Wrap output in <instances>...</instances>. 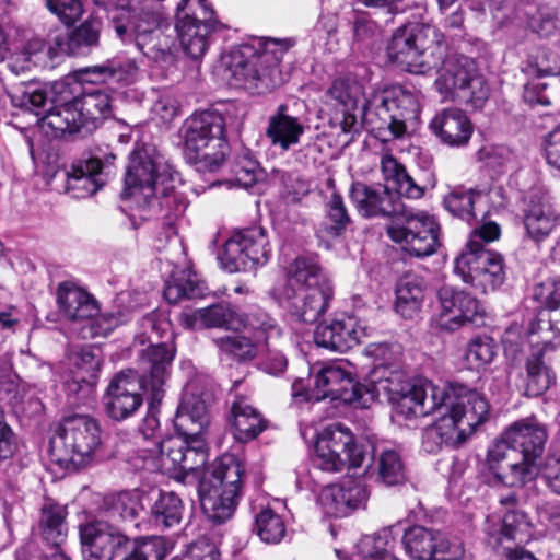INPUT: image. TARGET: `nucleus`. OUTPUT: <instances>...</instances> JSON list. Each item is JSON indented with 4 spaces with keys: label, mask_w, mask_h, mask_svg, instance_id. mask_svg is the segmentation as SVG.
<instances>
[{
    "label": "nucleus",
    "mask_w": 560,
    "mask_h": 560,
    "mask_svg": "<svg viewBox=\"0 0 560 560\" xmlns=\"http://www.w3.org/2000/svg\"><path fill=\"white\" fill-rule=\"evenodd\" d=\"M386 50L392 62L410 73L427 74L438 69L434 88L443 101L477 109L489 97V85L475 61L466 56H447L444 35L433 25L399 27Z\"/></svg>",
    "instance_id": "obj_1"
},
{
    "label": "nucleus",
    "mask_w": 560,
    "mask_h": 560,
    "mask_svg": "<svg viewBox=\"0 0 560 560\" xmlns=\"http://www.w3.org/2000/svg\"><path fill=\"white\" fill-rule=\"evenodd\" d=\"M182 186L179 174L154 150L143 147L130 154L122 196L131 201L141 218L160 214L173 229L188 207L186 195L179 189Z\"/></svg>",
    "instance_id": "obj_2"
},
{
    "label": "nucleus",
    "mask_w": 560,
    "mask_h": 560,
    "mask_svg": "<svg viewBox=\"0 0 560 560\" xmlns=\"http://www.w3.org/2000/svg\"><path fill=\"white\" fill-rule=\"evenodd\" d=\"M490 406L483 395L476 389L452 388L435 412L439 418L422 430L421 446L434 454L445 446L462 444L489 416Z\"/></svg>",
    "instance_id": "obj_3"
},
{
    "label": "nucleus",
    "mask_w": 560,
    "mask_h": 560,
    "mask_svg": "<svg viewBox=\"0 0 560 560\" xmlns=\"http://www.w3.org/2000/svg\"><path fill=\"white\" fill-rule=\"evenodd\" d=\"M380 165L384 179L392 183L396 191L381 183L368 185L355 182L351 186L350 198L363 218H398L406 210L400 196L420 199L427 187L411 176L405 166L390 154H384Z\"/></svg>",
    "instance_id": "obj_4"
},
{
    "label": "nucleus",
    "mask_w": 560,
    "mask_h": 560,
    "mask_svg": "<svg viewBox=\"0 0 560 560\" xmlns=\"http://www.w3.org/2000/svg\"><path fill=\"white\" fill-rule=\"evenodd\" d=\"M332 296V284L320 266L313 258L298 257L278 292V302L296 320L314 324L325 314Z\"/></svg>",
    "instance_id": "obj_5"
},
{
    "label": "nucleus",
    "mask_w": 560,
    "mask_h": 560,
    "mask_svg": "<svg viewBox=\"0 0 560 560\" xmlns=\"http://www.w3.org/2000/svg\"><path fill=\"white\" fill-rule=\"evenodd\" d=\"M101 445V428L95 419L86 415L66 417L49 442L51 458L61 466L75 469L93 463Z\"/></svg>",
    "instance_id": "obj_6"
},
{
    "label": "nucleus",
    "mask_w": 560,
    "mask_h": 560,
    "mask_svg": "<svg viewBox=\"0 0 560 560\" xmlns=\"http://www.w3.org/2000/svg\"><path fill=\"white\" fill-rule=\"evenodd\" d=\"M419 113L418 95L399 85L374 91L364 103V121L395 139L406 133L407 122Z\"/></svg>",
    "instance_id": "obj_7"
},
{
    "label": "nucleus",
    "mask_w": 560,
    "mask_h": 560,
    "mask_svg": "<svg viewBox=\"0 0 560 560\" xmlns=\"http://www.w3.org/2000/svg\"><path fill=\"white\" fill-rule=\"evenodd\" d=\"M225 121L217 110L194 114L187 121L184 150L195 162H203L209 171L218 170L225 159Z\"/></svg>",
    "instance_id": "obj_8"
},
{
    "label": "nucleus",
    "mask_w": 560,
    "mask_h": 560,
    "mask_svg": "<svg viewBox=\"0 0 560 560\" xmlns=\"http://www.w3.org/2000/svg\"><path fill=\"white\" fill-rule=\"evenodd\" d=\"M264 46V49L258 51L250 45H243L240 54L246 59H240L232 66L235 84L254 94L269 92L281 82L278 67L281 57L271 49V46H278V43L270 40Z\"/></svg>",
    "instance_id": "obj_9"
},
{
    "label": "nucleus",
    "mask_w": 560,
    "mask_h": 560,
    "mask_svg": "<svg viewBox=\"0 0 560 560\" xmlns=\"http://www.w3.org/2000/svg\"><path fill=\"white\" fill-rule=\"evenodd\" d=\"M218 20L207 0H182L176 10L175 28L183 50L192 59L201 58L215 31Z\"/></svg>",
    "instance_id": "obj_10"
},
{
    "label": "nucleus",
    "mask_w": 560,
    "mask_h": 560,
    "mask_svg": "<svg viewBox=\"0 0 560 560\" xmlns=\"http://www.w3.org/2000/svg\"><path fill=\"white\" fill-rule=\"evenodd\" d=\"M399 222L387 228L389 238L416 257L435 253L439 243V224L423 211L406 210L398 217Z\"/></svg>",
    "instance_id": "obj_11"
},
{
    "label": "nucleus",
    "mask_w": 560,
    "mask_h": 560,
    "mask_svg": "<svg viewBox=\"0 0 560 560\" xmlns=\"http://www.w3.org/2000/svg\"><path fill=\"white\" fill-rule=\"evenodd\" d=\"M316 465L325 471L359 468L365 459L363 446L354 443L351 431L343 424L327 427L316 443Z\"/></svg>",
    "instance_id": "obj_12"
},
{
    "label": "nucleus",
    "mask_w": 560,
    "mask_h": 560,
    "mask_svg": "<svg viewBox=\"0 0 560 560\" xmlns=\"http://www.w3.org/2000/svg\"><path fill=\"white\" fill-rule=\"evenodd\" d=\"M270 253L266 231L252 226L233 233L219 258L229 272L249 271L265 265Z\"/></svg>",
    "instance_id": "obj_13"
},
{
    "label": "nucleus",
    "mask_w": 560,
    "mask_h": 560,
    "mask_svg": "<svg viewBox=\"0 0 560 560\" xmlns=\"http://www.w3.org/2000/svg\"><path fill=\"white\" fill-rule=\"evenodd\" d=\"M454 271L481 293L498 290L506 278L502 255L478 248L463 249L454 260Z\"/></svg>",
    "instance_id": "obj_14"
},
{
    "label": "nucleus",
    "mask_w": 560,
    "mask_h": 560,
    "mask_svg": "<svg viewBox=\"0 0 560 560\" xmlns=\"http://www.w3.org/2000/svg\"><path fill=\"white\" fill-rule=\"evenodd\" d=\"M300 382L292 385V395L303 397L305 400L319 401L325 398L353 402L364 397L369 386L355 382L351 372L345 363L332 362L323 366L315 375L314 388L311 392L302 393L299 389Z\"/></svg>",
    "instance_id": "obj_15"
},
{
    "label": "nucleus",
    "mask_w": 560,
    "mask_h": 560,
    "mask_svg": "<svg viewBox=\"0 0 560 560\" xmlns=\"http://www.w3.org/2000/svg\"><path fill=\"white\" fill-rule=\"evenodd\" d=\"M80 539L85 560H114L132 549V540L125 533L100 520L80 526Z\"/></svg>",
    "instance_id": "obj_16"
},
{
    "label": "nucleus",
    "mask_w": 560,
    "mask_h": 560,
    "mask_svg": "<svg viewBox=\"0 0 560 560\" xmlns=\"http://www.w3.org/2000/svg\"><path fill=\"white\" fill-rule=\"evenodd\" d=\"M521 211L528 238L539 244L550 236L560 223L548 189L534 185L522 197Z\"/></svg>",
    "instance_id": "obj_17"
},
{
    "label": "nucleus",
    "mask_w": 560,
    "mask_h": 560,
    "mask_svg": "<svg viewBox=\"0 0 560 560\" xmlns=\"http://www.w3.org/2000/svg\"><path fill=\"white\" fill-rule=\"evenodd\" d=\"M144 388V380H140L138 372L132 369L115 374L103 398L106 415L115 421L132 417L142 406Z\"/></svg>",
    "instance_id": "obj_18"
},
{
    "label": "nucleus",
    "mask_w": 560,
    "mask_h": 560,
    "mask_svg": "<svg viewBox=\"0 0 560 560\" xmlns=\"http://www.w3.org/2000/svg\"><path fill=\"white\" fill-rule=\"evenodd\" d=\"M402 546L412 560H457L464 550L459 542L434 529L416 525L405 530Z\"/></svg>",
    "instance_id": "obj_19"
},
{
    "label": "nucleus",
    "mask_w": 560,
    "mask_h": 560,
    "mask_svg": "<svg viewBox=\"0 0 560 560\" xmlns=\"http://www.w3.org/2000/svg\"><path fill=\"white\" fill-rule=\"evenodd\" d=\"M441 306L439 325L446 330H455L468 323H475L483 315L479 301L470 293L445 284L438 291Z\"/></svg>",
    "instance_id": "obj_20"
},
{
    "label": "nucleus",
    "mask_w": 560,
    "mask_h": 560,
    "mask_svg": "<svg viewBox=\"0 0 560 560\" xmlns=\"http://www.w3.org/2000/svg\"><path fill=\"white\" fill-rule=\"evenodd\" d=\"M451 389L441 388L431 382L411 385L407 392L396 393L392 397L395 410L405 418L424 417L435 412L447 397Z\"/></svg>",
    "instance_id": "obj_21"
},
{
    "label": "nucleus",
    "mask_w": 560,
    "mask_h": 560,
    "mask_svg": "<svg viewBox=\"0 0 560 560\" xmlns=\"http://www.w3.org/2000/svg\"><path fill=\"white\" fill-rule=\"evenodd\" d=\"M534 298L546 305L549 314L545 318V313H539L527 329L528 337L539 335V339L542 340L544 337L550 338V334L555 332L557 340H551L553 345L560 343V276L536 285Z\"/></svg>",
    "instance_id": "obj_22"
},
{
    "label": "nucleus",
    "mask_w": 560,
    "mask_h": 560,
    "mask_svg": "<svg viewBox=\"0 0 560 560\" xmlns=\"http://www.w3.org/2000/svg\"><path fill=\"white\" fill-rule=\"evenodd\" d=\"M174 347L165 342L151 345L144 349L139 358V378L150 386L152 400H161L162 385L168 374V368L174 359Z\"/></svg>",
    "instance_id": "obj_23"
},
{
    "label": "nucleus",
    "mask_w": 560,
    "mask_h": 560,
    "mask_svg": "<svg viewBox=\"0 0 560 560\" xmlns=\"http://www.w3.org/2000/svg\"><path fill=\"white\" fill-rule=\"evenodd\" d=\"M547 438L546 427L535 417L517 420L504 431V439L516 455L536 460L545 450Z\"/></svg>",
    "instance_id": "obj_24"
},
{
    "label": "nucleus",
    "mask_w": 560,
    "mask_h": 560,
    "mask_svg": "<svg viewBox=\"0 0 560 560\" xmlns=\"http://www.w3.org/2000/svg\"><path fill=\"white\" fill-rule=\"evenodd\" d=\"M529 342L530 351L525 359L522 378L525 394L536 397L544 394L556 380L551 369L544 361L545 351L549 346H553V341L544 337L542 340L530 339Z\"/></svg>",
    "instance_id": "obj_25"
},
{
    "label": "nucleus",
    "mask_w": 560,
    "mask_h": 560,
    "mask_svg": "<svg viewBox=\"0 0 560 560\" xmlns=\"http://www.w3.org/2000/svg\"><path fill=\"white\" fill-rule=\"evenodd\" d=\"M129 36L124 43L133 42L136 47L154 62H167L172 59L173 38L155 26L148 19L133 23Z\"/></svg>",
    "instance_id": "obj_26"
},
{
    "label": "nucleus",
    "mask_w": 560,
    "mask_h": 560,
    "mask_svg": "<svg viewBox=\"0 0 560 560\" xmlns=\"http://www.w3.org/2000/svg\"><path fill=\"white\" fill-rule=\"evenodd\" d=\"M363 336L354 317L334 319L329 324H319L314 331V341L317 346L345 352L360 343Z\"/></svg>",
    "instance_id": "obj_27"
},
{
    "label": "nucleus",
    "mask_w": 560,
    "mask_h": 560,
    "mask_svg": "<svg viewBox=\"0 0 560 560\" xmlns=\"http://www.w3.org/2000/svg\"><path fill=\"white\" fill-rule=\"evenodd\" d=\"M430 129L442 143L452 148L468 144L474 132L470 119L459 108H446L436 114Z\"/></svg>",
    "instance_id": "obj_28"
},
{
    "label": "nucleus",
    "mask_w": 560,
    "mask_h": 560,
    "mask_svg": "<svg viewBox=\"0 0 560 560\" xmlns=\"http://www.w3.org/2000/svg\"><path fill=\"white\" fill-rule=\"evenodd\" d=\"M179 322L188 329H238L243 324V317L230 303H218L203 308L184 311L179 315Z\"/></svg>",
    "instance_id": "obj_29"
},
{
    "label": "nucleus",
    "mask_w": 560,
    "mask_h": 560,
    "mask_svg": "<svg viewBox=\"0 0 560 560\" xmlns=\"http://www.w3.org/2000/svg\"><path fill=\"white\" fill-rule=\"evenodd\" d=\"M56 300L60 316L70 322H83L98 313L95 299L71 281L58 284Z\"/></svg>",
    "instance_id": "obj_30"
},
{
    "label": "nucleus",
    "mask_w": 560,
    "mask_h": 560,
    "mask_svg": "<svg viewBox=\"0 0 560 560\" xmlns=\"http://www.w3.org/2000/svg\"><path fill=\"white\" fill-rule=\"evenodd\" d=\"M198 493L203 514L215 525H221L233 516L241 498L240 493L209 483H199Z\"/></svg>",
    "instance_id": "obj_31"
},
{
    "label": "nucleus",
    "mask_w": 560,
    "mask_h": 560,
    "mask_svg": "<svg viewBox=\"0 0 560 560\" xmlns=\"http://www.w3.org/2000/svg\"><path fill=\"white\" fill-rule=\"evenodd\" d=\"M305 126L299 117L288 113V106L281 104L268 119L266 137L273 147L288 151L300 142Z\"/></svg>",
    "instance_id": "obj_32"
},
{
    "label": "nucleus",
    "mask_w": 560,
    "mask_h": 560,
    "mask_svg": "<svg viewBox=\"0 0 560 560\" xmlns=\"http://www.w3.org/2000/svg\"><path fill=\"white\" fill-rule=\"evenodd\" d=\"M244 466L232 454H224L206 467L199 483H209L242 494Z\"/></svg>",
    "instance_id": "obj_33"
},
{
    "label": "nucleus",
    "mask_w": 560,
    "mask_h": 560,
    "mask_svg": "<svg viewBox=\"0 0 560 560\" xmlns=\"http://www.w3.org/2000/svg\"><path fill=\"white\" fill-rule=\"evenodd\" d=\"M80 113L73 102V98L68 102L55 104L49 110L38 119L40 128L48 132L50 130L54 137H66L83 133V126L80 119Z\"/></svg>",
    "instance_id": "obj_34"
},
{
    "label": "nucleus",
    "mask_w": 560,
    "mask_h": 560,
    "mask_svg": "<svg viewBox=\"0 0 560 560\" xmlns=\"http://www.w3.org/2000/svg\"><path fill=\"white\" fill-rule=\"evenodd\" d=\"M80 113L83 133H91L112 115V98L105 91L93 89L73 97Z\"/></svg>",
    "instance_id": "obj_35"
},
{
    "label": "nucleus",
    "mask_w": 560,
    "mask_h": 560,
    "mask_svg": "<svg viewBox=\"0 0 560 560\" xmlns=\"http://www.w3.org/2000/svg\"><path fill=\"white\" fill-rule=\"evenodd\" d=\"M365 353L377 362L371 373L372 385L366 388V394L373 398L376 392H378V386L384 390L388 389L392 392V388H389L386 383H390L393 378H400L399 371H389L399 351L394 350L387 343H371L365 348Z\"/></svg>",
    "instance_id": "obj_36"
},
{
    "label": "nucleus",
    "mask_w": 560,
    "mask_h": 560,
    "mask_svg": "<svg viewBox=\"0 0 560 560\" xmlns=\"http://www.w3.org/2000/svg\"><path fill=\"white\" fill-rule=\"evenodd\" d=\"M102 171V162L92 158L79 165H72L66 172V189L73 198H86L94 195L102 186L97 176Z\"/></svg>",
    "instance_id": "obj_37"
},
{
    "label": "nucleus",
    "mask_w": 560,
    "mask_h": 560,
    "mask_svg": "<svg viewBox=\"0 0 560 560\" xmlns=\"http://www.w3.org/2000/svg\"><path fill=\"white\" fill-rule=\"evenodd\" d=\"M230 423L234 436L241 442L257 438L266 429V420L245 398L236 399L231 407Z\"/></svg>",
    "instance_id": "obj_38"
},
{
    "label": "nucleus",
    "mask_w": 560,
    "mask_h": 560,
    "mask_svg": "<svg viewBox=\"0 0 560 560\" xmlns=\"http://www.w3.org/2000/svg\"><path fill=\"white\" fill-rule=\"evenodd\" d=\"M52 86L37 81L21 82L9 91L11 103L15 107L24 108L40 116L48 103H54Z\"/></svg>",
    "instance_id": "obj_39"
},
{
    "label": "nucleus",
    "mask_w": 560,
    "mask_h": 560,
    "mask_svg": "<svg viewBox=\"0 0 560 560\" xmlns=\"http://www.w3.org/2000/svg\"><path fill=\"white\" fill-rule=\"evenodd\" d=\"M66 506L46 500L40 508L38 526L43 539L52 547H59L67 538Z\"/></svg>",
    "instance_id": "obj_40"
},
{
    "label": "nucleus",
    "mask_w": 560,
    "mask_h": 560,
    "mask_svg": "<svg viewBox=\"0 0 560 560\" xmlns=\"http://www.w3.org/2000/svg\"><path fill=\"white\" fill-rule=\"evenodd\" d=\"M424 299L423 281L416 275H405L396 287L395 307L405 318H412L421 308Z\"/></svg>",
    "instance_id": "obj_41"
},
{
    "label": "nucleus",
    "mask_w": 560,
    "mask_h": 560,
    "mask_svg": "<svg viewBox=\"0 0 560 560\" xmlns=\"http://www.w3.org/2000/svg\"><path fill=\"white\" fill-rule=\"evenodd\" d=\"M350 221L342 197L334 192L326 203V217L316 229V236L320 241L337 238L346 231Z\"/></svg>",
    "instance_id": "obj_42"
},
{
    "label": "nucleus",
    "mask_w": 560,
    "mask_h": 560,
    "mask_svg": "<svg viewBox=\"0 0 560 560\" xmlns=\"http://www.w3.org/2000/svg\"><path fill=\"white\" fill-rule=\"evenodd\" d=\"M144 0H112L115 12L112 16V24L116 35L121 40H127L130 27L133 23L144 20L147 13L144 11Z\"/></svg>",
    "instance_id": "obj_43"
},
{
    "label": "nucleus",
    "mask_w": 560,
    "mask_h": 560,
    "mask_svg": "<svg viewBox=\"0 0 560 560\" xmlns=\"http://www.w3.org/2000/svg\"><path fill=\"white\" fill-rule=\"evenodd\" d=\"M376 481L394 487L405 482L406 468L400 454L392 448L383 450L375 458L374 467Z\"/></svg>",
    "instance_id": "obj_44"
},
{
    "label": "nucleus",
    "mask_w": 560,
    "mask_h": 560,
    "mask_svg": "<svg viewBox=\"0 0 560 560\" xmlns=\"http://www.w3.org/2000/svg\"><path fill=\"white\" fill-rule=\"evenodd\" d=\"M183 511V501L175 492H160L151 506V517L156 526L172 528L180 523Z\"/></svg>",
    "instance_id": "obj_45"
},
{
    "label": "nucleus",
    "mask_w": 560,
    "mask_h": 560,
    "mask_svg": "<svg viewBox=\"0 0 560 560\" xmlns=\"http://www.w3.org/2000/svg\"><path fill=\"white\" fill-rule=\"evenodd\" d=\"M143 499L144 494L139 490L122 491L107 499V511L113 518L135 521L144 510Z\"/></svg>",
    "instance_id": "obj_46"
},
{
    "label": "nucleus",
    "mask_w": 560,
    "mask_h": 560,
    "mask_svg": "<svg viewBox=\"0 0 560 560\" xmlns=\"http://www.w3.org/2000/svg\"><path fill=\"white\" fill-rule=\"evenodd\" d=\"M530 535V523L527 515L517 510H509L502 518V525L498 534L490 533V537L495 544H502L504 540L525 542Z\"/></svg>",
    "instance_id": "obj_47"
},
{
    "label": "nucleus",
    "mask_w": 560,
    "mask_h": 560,
    "mask_svg": "<svg viewBox=\"0 0 560 560\" xmlns=\"http://www.w3.org/2000/svg\"><path fill=\"white\" fill-rule=\"evenodd\" d=\"M482 197L481 191L474 188L454 187L443 199L445 209L464 221L476 219L475 203Z\"/></svg>",
    "instance_id": "obj_48"
},
{
    "label": "nucleus",
    "mask_w": 560,
    "mask_h": 560,
    "mask_svg": "<svg viewBox=\"0 0 560 560\" xmlns=\"http://www.w3.org/2000/svg\"><path fill=\"white\" fill-rule=\"evenodd\" d=\"M538 476V466L536 459L515 457L506 463L503 471L498 472L495 481L511 488H522L526 483L533 481Z\"/></svg>",
    "instance_id": "obj_49"
},
{
    "label": "nucleus",
    "mask_w": 560,
    "mask_h": 560,
    "mask_svg": "<svg viewBox=\"0 0 560 560\" xmlns=\"http://www.w3.org/2000/svg\"><path fill=\"white\" fill-rule=\"evenodd\" d=\"M188 439L183 436L168 438L156 442L159 451V467L163 472L182 475V466L185 463V451Z\"/></svg>",
    "instance_id": "obj_50"
},
{
    "label": "nucleus",
    "mask_w": 560,
    "mask_h": 560,
    "mask_svg": "<svg viewBox=\"0 0 560 560\" xmlns=\"http://www.w3.org/2000/svg\"><path fill=\"white\" fill-rule=\"evenodd\" d=\"M330 96L338 101L347 109H359L361 118L364 120L365 97L362 85L350 79H336L329 88Z\"/></svg>",
    "instance_id": "obj_51"
},
{
    "label": "nucleus",
    "mask_w": 560,
    "mask_h": 560,
    "mask_svg": "<svg viewBox=\"0 0 560 560\" xmlns=\"http://www.w3.org/2000/svg\"><path fill=\"white\" fill-rule=\"evenodd\" d=\"M206 287L196 275L183 271L172 277L165 284L164 296L170 303H177L182 299H196L203 295Z\"/></svg>",
    "instance_id": "obj_52"
},
{
    "label": "nucleus",
    "mask_w": 560,
    "mask_h": 560,
    "mask_svg": "<svg viewBox=\"0 0 560 560\" xmlns=\"http://www.w3.org/2000/svg\"><path fill=\"white\" fill-rule=\"evenodd\" d=\"M255 533L266 544H278L285 535V524L273 510L262 509L255 516Z\"/></svg>",
    "instance_id": "obj_53"
},
{
    "label": "nucleus",
    "mask_w": 560,
    "mask_h": 560,
    "mask_svg": "<svg viewBox=\"0 0 560 560\" xmlns=\"http://www.w3.org/2000/svg\"><path fill=\"white\" fill-rule=\"evenodd\" d=\"M242 326L245 331L250 332L258 342H268L270 339L279 338L282 334L281 327L276 319L261 311L253 312L243 318Z\"/></svg>",
    "instance_id": "obj_54"
},
{
    "label": "nucleus",
    "mask_w": 560,
    "mask_h": 560,
    "mask_svg": "<svg viewBox=\"0 0 560 560\" xmlns=\"http://www.w3.org/2000/svg\"><path fill=\"white\" fill-rule=\"evenodd\" d=\"M138 70L139 66L135 60L112 59L89 68L86 72L97 74L103 81L128 82Z\"/></svg>",
    "instance_id": "obj_55"
},
{
    "label": "nucleus",
    "mask_w": 560,
    "mask_h": 560,
    "mask_svg": "<svg viewBox=\"0 0 560 560\" xmlns=\"http://www.w3.org/2000/svg\"><path fill=\"white\" fill-rule=\"evenodd\" d=\"M222 352L231 354L238 361H250L258 353V342L245 334L222 337L215 340Z\"/></svg>",
    "instance_id": "obj_56"
},
{
    "label": "nucleus",
    "mask_w": 560,
    "mask_h": 560,
    "mask_svg": "<svg viewBox=\"0 0 560 560\" xmlns=\"http://www.w3.org/2000/svg\"><path fill=\"white\" fill-rule=\"evenodd\" d=\"M100 34V23L97 21H85L78 28L73 30L67 40V47L70 54L80 55L84 49L97 44Z\"/></svg>",
    "instance_id": "obj_57"
},
{
    "label": "nucleus",
    "mask_w": 560,
    "mask_h": 560,
    "mask_svg": "<svg viewBox=\"0 0 560 560\" xmlns=\"http://www.w3.org/2000/svg\"><path fill=\"white\" fill-rule=\"evenodd\" d=\"M495 357L493 339L487 336L474 338L467 346L465 359L470 368L479 370L490 364Z\"/></svg>",
    "instance_id": "obj_58"
},
{
    "label": "nucleus",
    "mask_w": 560,
    "mask_h": 560,
    "mask_svg": "<svg viewBox=\"0 0 560 560\" xmlns=\"http://www.w3.org/2000/svg\"><path fill=\"white\" fill-rule=\"evenodd\" d=\"M74 377L78 382L93 384L101 369V359L90 348H82L74 355Z\"/></svg>",
    "instance_id": "obj_59"
},
{
    "label": "nucleus",
    "mask_w": 560,
    "mask_h": 560,
    "mask_svg": "<svg viewBox=\"0 0 560 560\" xmlns=\"http://www.w3.org/2000/svg\"><path fill=\"white\" fill-rule=\"evenodd\" d=\"M174 424L180 436L198 442L203 440L202 434L209 425V418H197L195 413L177 408Z\"/></svg>",
    "instance_id": "obj_60"
},
{
    "label": "nucleus",
    "mask_w": 560,
    "mask_h": 560,
    "mask_svg": "<svg viewBox=\"0 0 560 560\" xmlns=\"http://www.w3.org/2000/svg\"><path fill=\"white\" fill-rule=\"evenodd\" d=\"M80 329L83 339H93L108 336L119 324L120 318L112 313L95 314L85 318Z\"/></svg>",
    "instance_id": "obj_61"
},
{
    "label": "nucleus",
    "mask_w": 560,
    "mask_h": 560,
    "mask_svg": "<svg viewBox=\"0 0 560 560\" xmlns=\"http://www.w3.org/2000/svg\"><path fill=\"white\" fill-rule=\"evenodd\" d=\"M231 171L236 185L247 189L256 184L259 166L249 152H243L234 161Z\"/></svg>",
    "instance_id": "obj_62"
},
{
    "label": "nucleus",
    "mask_w": 560,
    "mask_h": 560,
    "mask_svg": "<svg viewBox=\"0 0 560 560\" xmlns=\"http://www.w3.org/2000/svg\"><path fill=\"white\" fill-rule=\"evenodd\" d=\"M343 499V487L329 485L320 490L318 504L327 516L341 517L346 516V503Z\"/></svg>",
    "instance_id": "obj_63"
},
{
    "label": "nucleus",
    "mask_w": 560,
    "mask_h": 560,
    "mask_svg": "<svg viewBox=\"0 0 560 560\" xmlns=\"http://www.w3.org/2000/svg\"><path fill=\"white\" fill-rule=\"evenodd\" d=\"M388 536V530H383L361 540L360 548L365 560H399L387 550Z\"/></svg>",
    "instance_id": "obj_64"
}]
</instances>
